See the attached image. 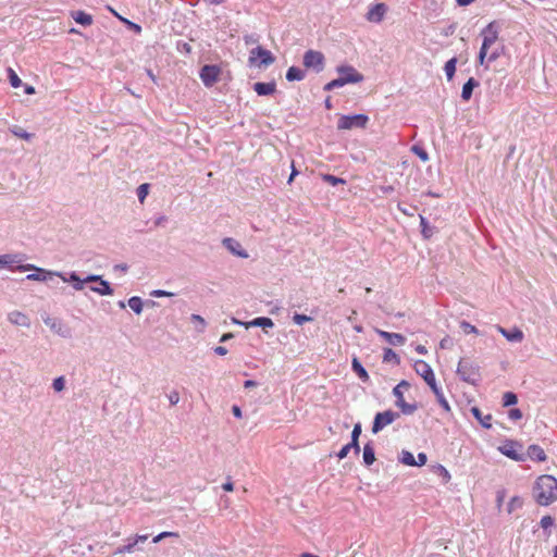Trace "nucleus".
Returning <instances> with one entry per match:
<instances>
[{"label":"nucleus","instance_id":"obj_1","mask_svg":"<svg viewBox=\"0 0 557 557\" xmlns=\"http://www.w3.org/2000/svg\"><path fill=\"white\" fill-rule=\"evenodd\" d=\"M532 496L539 506L547 507L557 502V479L552 474H541L532 486Z\"/></svg>","mask_w":557,"mask_h":557},{"label":"nucleus","instance_id":"obj_2","mask_svg":"<svg viewBox=\"0 0 557 557\" xmlns=\"http://www.w3.org/2000/svg\"><path fill=\"white\" fill-rule=\"evenodd\" d=\"M498 25L495 21L488 23L482 29L481 36L483 41L478 57L479 64L483 65L485 60L494 62L500 57V52L496 49L490 52L492 46L498 40Z\"/></svg>","mask_w":557,"mask_h":557},{"label":"nucleus","instance_id":"obj_3","mask_svg":"<svg viewBox=\"0 0 557 557\" xmlns=\"http://www.w3.org/2000/svg\"><path fill=\"white\" fill-rule=\"evenodd\" d=\"M498 450L506 457L521 462L524 461L527 456L522 451V445L516 441L507 440L499 447Z\"/></svg>","mask_w":557,"mask_h":557},{"label":"nucleus","instance_id":"obj_4","mask_svg":"<svg viewBox=\"0 0 557 557\" xmlns=\"http://www.w3.org/2000/svg\"><path fill=\"white\" fill-rule=\"evenodd\" d=\"M274 57L271 51L258 46L250 51L249 63L256 66H268L274 62Z\"/></svg>","mask_w":557,"mask_h":557},{"label":"nucleus","instance_id":"obj_5","mask_svg":"<svg viewBox=\"0 0 557 557\" xmlns=\"http://www.w3.org/2000/svg\"><path fill=\"white\" fill-rule=\"evenodd\" d=\"M457 374L462 381L475 383L479 380V368L467 360H460L457 367Z\"/></svg>","mask_w":557,"mask_h":557},{"label":"nucleus","instance_id":"obj_6","mask_svg":"<svg viewBox=\"0 0 557 557\" xmlns=\"http://www.w3.org/2000/svg\"><path fill=\"white\" fill-rule=\"evenodd\" d=\"M368 116L364 114L343 115L339 117L337 127L338 129H351L354 127H366Z\"/></svg>","mask_w":557,"mask_h":557},{"label":"nucleus","instance_id":"obj_7","mask_svg":"<svg viewBox=\"0 0 557 557\" xmlns=\"http://www.w3.org/2000/svg\"><path fill=\"white\" fill-rule=\"evenodd\" d=\"M413 369L416 373L424 380V382L430 386V388L435 387V374L428 362H425L424 360H417L413 364Z\"/></svg>","mask_w":557,"mask_h":557},{"label":"nucleus","instance_id":"obj_8","mask_svg":"<svg viewBox=\"0 0 557 557\" xmlns=\"http://www.w3.org/2000/svg\"><path fill=\"white\" fill-rule=\"evenodd\" d=\"M399 414L397 412H394L392 410H386L383 412H379L375 414L373 425H372V432L377 433L385 426L392 424Z\"/></svg>","mask_w":557,"mask_h":557},{"label":"nucleus","instance_id":"obj_9","mask_svg":"<svg viewBox=\"0 0 557 557\" xmlns=\"http://www.w3.org/2000/svg\"><path fill=\"white\" fill-rule=\"evenodd\" d=\"M221 69L218 65H205L199 76L206 87H212L220 78Z\"/></svg>","mask_w":557,"mask_h":557},{"label":"nucleus","instance_id":"obj_10","mask_svg":"<svg viewBox=\"0 0 557 557\" xmlns=\"http://www.w3.org/2000/svg\"><path fill=\"white\" fill-rule=\"evenodd\" d=\"M324 64V55L320 51L308 50L304 55V65L307 69L322 70Z\"/></svg>","mask_w":557,"mask_h":557},{"label":"nucleus","instance_id":"obj_11","mask_svg":"<svg viewBox=\"0 0 557 557\" xmlns=\"http://www.w3.org/2000/svg\"><path fill=\"white\" fill-rule=\"evenodd\" d=\"M386 12H387V7L385 3H383V2L375 3L374 5L369 8L366 18H367V21H369L371 23H380L383 21Z\"/></svg>","mask_w":557,"mask_h":557},{"label":"nucleus","instance_id":"obj_12","mask_svg":"<svg viewBox=\"0 0 557 557\" xmlns=\"http://www.w3.org/2000/svg\"><path fill=\"white\" fill-rule=\"evenodd\" d=\"M338 73L346 81L347 84L349 83H359L363 81V75L360 74L355 67L352 66H341L338 67Z\"/></svg>","mask_w":557,"mask_h":557},{"label":"nucleus","instance_id":"obj_13","mask_svg":"<svg viewBox=\"0 0 557 557\" xmlns=\"http://www.w3.org/2000/svg\"><path fill=\"white\" fill-rule=\"evenodd\" d=\"M17 270L20 271H28V270H35L36 273H33V274H28L26 276L27 280L29 281H46L48 278V276L51 275L50 272L48 271H45L42 269H39V268H36L34 267L33 264H25V265H20L17 268Z\"/></svg>","mask_w":557,"mask_h":557},{"label":"nucleus","instance_id":"obj_14","mask_svg":"<svg viewBox=\"0 0 557 557\" xmlns=\"http://www.w3.org/2000/svg\"><path fill=\"white\" fill-rule=\"evenodd\" d=\"M496 330L509 342L520 343L524 337L523 332L519 327L507 330L500 325H497Z\"/></svg>","mask_w":557,"mask_h":557},{"label":"nucleus","instance_id":"obj_15","mask_svg":"<svg viewBox=\"0 0 557 557\" xmlns=\"http://www.w3.org/2000/svg\"><path fill=\"white\" fill-rule=\"evenodd\" d=\"M223 245L235 256L240 258H248V253L243 249L242 245L233 238H224Z\"/></svg>","mask_w":557,"mask_h":557},{"label":"nucleus","instance_id":"obj_16","mask_svg":"<svg viewBox=\"0 0 557 557\" xmlns=\"http://www.w3.org/2000/svg\"><path fill=\"white\" fill-rule=\"evenodd\" d=\"M527 456L534 460V461H537V462H543L547 459V455L546 453L544 451V449L536 445V444H533V445H530L528 447V450H527Z\"/></svg>","mask_w":557,"mask_h":557},{"label":"nucleus","instance_id":"obj_17","mask_svg":"<svg viewBox=\"0 0 557 557\" xmlns=\"http://www.w3.org/2000/svg\"><path fill=\"white\" fill-rule=\"evenodd\" d=\"M376 333L392 345H404L406 343L405 336L399 333H389L382 330H376Z\"/></svg>","mask_w":557,"mask_h":557},{"label":"nucleus","instance_id":"obj_18","mask_svg":"<svg viewBox=\"0 0 557 557\" xmlns=\"http://www.w3.org/2000/svg\"><path fill=\"white\" fill-rule=\"evenodd\" d=\"M253 90L259 96H269L273 95L276 91V84L275 82H269V83H261L258 82L253 85Z\"/></svg>","mask_w":557,"mask_h":557},{"label":"nucleus","instance_id":"obj_19","mask_svg":"<svg viewBox=\"0 0 557 557\" xmlns=\"http://www.w3.org/2000/svg\"><path fill=\"white\" fill-rule=\"evenodd\" d=\"M8 319L12 324H15L18 326L28 327L30 324L29 318L25 313L17 311V310L10 312L8 315Z\"/></svg>","mask_w":557,"mask_h":557},{"label":"nucleus","instance_id":"obj_20","mask_svg":"<svg viewBox=\"0 0 557 557\" xmlns=\"http://www.w3.org/2000/svg\"><path fill=\"white\" fill-rule=\"evenodd\" d=\"M148 540V535H136L134 539H129V543L127 545H124L122 547H119L116 550H115V554H126V553H132L134 550V547L139 543V542H145Z\"/></svg>","mask_w":557,"mask_h":557},{"label":"nucleus","instance_id":"obj_21","mask_svg":"<svg viewBox=\"0 0 557 557\" xmlns=\"http://www.w3.org/2000/svg\"><path fill=\"white\" fill-rule=\"evenodd\" d=\"M476 86H479V82L475 78L470 77L462 87L461 98L465 101L470 100V98L472 96L473 88Z\"/></svg>","mask_w":557,"mask_h":557},{"label":"nucleus","instance_id":"obj_22","mask_svg":"<svg viewBox=\"0 0 557 557\" xmlns=\"http://www.w3.org/2000/svg\"><path fill=\"white\" fill-rule=\"evenodd\" d=\"M72 17L78 24L84 26H89L92 24V16L84 11H74L72 12Z\"/></svg>","mask_w":557,"mask_h":557},{"label":"nucleus","instance_id":"obj_23","mask_svg":"<svg viewBox=\"0 0 557 557\" xmlns=\"http://www.w3.org/2000/svg\"><path fill=\"white\" fill-rule=\"evenodd\" d=\"M393 394L397 398V400H396L397 407L401 408L404 412H409L410 413V412L413 411V407L408 406L405 403L404 394H403L401 391H399V388H394L393 389Z\"/></svg>","mask_w":557,"mask_h":557},{"label":"nucleus","instance_id":"obj_24","mask_svg":"<svg viewBox=\"0 0 557 557\" xmlns=\"http://www.w3.org/2000/svg\"><path fill=\"white\" fill-rule=\"evenodd\" d=\"M273 325H274V323L270 318L260 317V318H256L252 321L248 322L246 324V327H249V326L273 327Z\"/></svg>","mask_w":557,"mask_h":557},{"label":"nucleus","instance_id":"obj_25","mask_svg":"<svg viewBox=\"0 0 557 557\" xmlns=\"http://www.w3.org/2000/svg\"><path fill=\"white\" fill-rule=\"evenodd\" d=\"M286 78H287V81H289V82H293V81H301V79H304V78H305V72H304L302 70H300L299 67L290 66V67L287 70Z\"/></svg>","mask_w":557,"mask_h":557},{"label":"nucleus","instance_id":"obj_26","mask_svg":"<svg viewBox=\"0 0 557 557\" xmlns=\"http://www.w3.org/2000/svg\"><path fill=\"white\" fill-rule=\"evenodd\" d=\"M351 366H352V369L354 371L356 372V374L363 381V382H367L369 381V374L368 372L366 371V369L362 367V364L359 362V360L357 358H354L352 359V362H351Z\"/></svg>","mask_w":557,"mask_h":557},{"label":"nucleus","instance_id":"obj_27","mask_svg":"<svg viewBox=\"0 0 557 557\" xmlns=\"http://www.w3.org/2000/svg\"><path fill=\"white\" fill-rule=\"evenodd\" d=\"M432 392L434 393L438 404L441 405V407L445 410V411H449L450 410V406L448 404V401L446 400L443 392L440 389V387L437 386V384L435 385V387H431Z\"/></svg>","mask_w":557,"mask_h":557},{"label":"nucleus","instance_id":"obj_28","mask_svg":"<svg viewBox=\"0 0 557 557\" xmlns=\"http://www.w3.org/2000/svg\"><path fill=\"white\" fill-rule=\"evenodd\" d=\"M92 292H96L100 295H112L113 290L110 287L109 283L107 281L100 280L98 282V286L91 287Z\"/></svg>","mask_w":557,"mask_h":557},{"label":"nucleus","instance_id":"obj_29","mask_svg":"<svg viewBox=\"0 0 557 557\" xmlns=\"http://www.w3.org/2000/svg\"><path fill=\"white\" fill-rule=\"evenodd\" d=\"M363 461L367 466H371L375 461L374 449L370 444L363 447Z\"/></svg>","mask_w":557,"mask_h":557},{"label":"nucleus","instance_id":"obj_30","mask_svg":"<svg viewBox=\"0 0 557 557\" xmlns=\"http://www.w3.org/2000/svg\"><path fill=\"white\" fill-rule=\"evenodd\" d=\"M456 64H457L456 58H451L445 63L444 70H445L448 81H451L456 73Z\"/></svg>","mask_w":557,"mask_h":557},{"label":"nucleus","instance_id":"obj_31","mask_svg":"<svg viewBox=\"0 0 557 557\" xmlns=\"http://www.w3.org/2000/svg\"><path fill=\"white\" fill-rule=\"evenodd\" d=\"M523 506V499L520 496H513L508 503L507 511L508 513H512L517 509L522 508Z\"/></svg>","mask_w":557,"mask_h":557},{"label":"nucleus","instance_id":"obj_32","mask_svg":"<svg viewBox=\"0 0 557 557\" xmlns=\"http://www.w3.org/2000/svg\"><path fill=\"white\" fill-rule=\"evenodd\" d=\"M383 361L384 362H394L396 364H399L400 359L398 355L392 349V348H385L383 354Z\"/></svg>","mask_w":557,"mask_h":557},{"label":"nucleus","instance_id":"obj_33","mask_svg":"<svg viewBox=\"0 0 557 557\" xmlns=\"http://www.w3.org/2000/svg\"><path fill=\"white\" fill-rule=\"evenodd\" d=\"M472 413L475 418H478L481 422V424L486 428V429H490L492 426V423H491V420H492V417L490 414L485 416V417H481V411L480 409L478 408H472Z\"/></svg>","mask_w":557,"mask_h":557},{"label":"nucleus","instance_id":"obj_34","mask_svg":"<svg viewBox=\"0 0 557 557\" xmlns=\"http://www.w3.org/2000/svg\"><path fill=\"white\" fill-rule=\"evenodd\" d=\"M21 258L18 255H2L0 256V268L12 263L20 262Z\"/></svg>","mask_w":557,"mask_h":557},{"label":"nucleus","instance_id":"obj_35","mask_svg":"<svg viewBox=\"0 0 557 557\" xmlns=\"http://www.w3.org/2000/svg\"><path fill=\"white\" fill-rule=\"evenodd\" d=\"M128 306L137 314L141 313V311H143V301L139 297L134 296V297L129 298Z\"/></svg>","mask_w":557,"mask_h":557},{"label":"nucleus","instance_id":"obj_36","mask_svg":"<svg viewBox=\"0 0 557 557\" xmlns=\"http://www.w3.org/2000/svg\"><path fill=\"white\" fill-rule=\"evenodd\" d=\"M8 78L13 88H18L22 85L21 78L11 67L8 69Z\"/></svg>","mask_w":557,"mask_h":557},{"label":"nucleus","instance_id":"obj_37","mask_svg":"<svg viewBox=\"0 0 557 557\" xmlns=\"http://www.w3.org/2000/svg\"><path fill=\"white\" fill-rule=\"evenodd\" d=\"M518 401L517 395L512 392H506L503 396V405L505 407L516 405Z\"/></svg>","mask_w":557,"mask_h":557},{"label":"nucleus","instance_id":"obj_38","mask_svg":"<svg viewBox=\"0 0 557 557\" xmlns=\"http://www.w3.org/2000/svg\"><path fill=\"white\" fill-rule=\"evenodd\" d=\"M400 460L406 466H416V458L410 451L404 450Z\"/></svg>","mask_w":557,"mask_h":557},{"label":"nucleus","instance_id":"obj_39","mask_svg":"<svg viewBox=\"0 0 557 557\" xmlns=\"http://www.w3.org/2000/svg\"><path fill=\"white\" fill-rule=\"evenodd\" d=\"M322 180L333 186H336L338 184H345L346 181L343 180V178H339V177H336L334 175H331V174H322L321 175Z\"/></svg>","mask_w":557,"mask_h":557},{"label":"nucleus","instance_id":"obj_40","mask_svg":"<svg viewBox=\"0 0 557 557\" xmlns=\"http://www.w3.org/2000/svg\"><path fill=\"white\" fill-rule=\"evenodd\" d=\"M148 193H149V184L145 183V184L139 185V187L137 188V197H138V200L140 201V203H144Z\"/></svg>","mask_w":557,"mask_h":557},{"label":"nucleus","instance_id":"obj_41","mask_svg":"<svg viewBox=\"0 0 557 557\" xmlns=\"http://www.w3.org/2000/svg\"><path fill=\"white\" fill-rule=\"evenodd\" d=\"M346 81L343 78V76H339L338 78L336 79H333L331 81L330 83H327L325 86H324V89L325 90H332L334 88H337V87H342L344 85H346Z\"/></svg>","mask_w":557,"mask_h":557},{"label":"nucleus","instance_id":"obj_42","mask_svg":"<svg viewBox=\"0 0 557 557\" xmlns=\"http://www.w3.org/2000/svg\"><path fill=\"white\" fill-rule=\"evenodd\" d=\"M554 523H555V520L549 515L542 517V519L540 521L541 528L545 531L549 530L554 525Z\"/></svg>","mask_w":557,"mask_h":557},{"label":"nucleus","instance_id":"obj_43","mask_svg":"<svg viewBox=\"0 0 557 557\" xmlns=\"http://www.w3.org/2000/svg\"><path fill=\"white\" fill-rule=\"evenodd\" d=\"M293 320L296 324L302 325L306 322H310L312 320V318L308 317L306 314L295 313L293 317Z\"/></svg>","mask_w":557,"mask_h":557},{"label":"nucleus","instance_id":"obj_44","mask_svg":"<svg viewBox=\"0 0 557 557\" xmlns=\"http://www.w3.org/2000/svg\"><path fill=\"white\" fill-rule=\"evenodd\" d=\"M412 151L422 160V161H428L429 160V156L426 153V151L421 148V147H418V146H413L412 147Z\"/></svg>","mask_w":557,"mask_h":557},{"label":"nucleus","instance_id":"obj_45","mask_svg":"<svg viewBox=\"0 0 557 557\" xmlns=\"http://www.w3.org/2000/svg\"><path fill=\"white\" fill-rule=\"evenodd\" d=\"M64 384H65V381H64V377L63 376H59L57 379L53 380V388L55 392H61L64 389Z\"/></svg>","mask_w":557,"mask_h":557},{"label":"nucleus","instance_id":"obj_46","mask_svg":"<svg viewBox=\"0 0 557 557\" xmlns=\"http://www.w3.org/2000/svg\"><path fill=\"white\" fill-rule=\"evenodd\" d=\"M12 133H13L16 137L22 138V139H25V140H29V139L33 137V135H32V134H29V133L25 132V131H24V129H22V128L13 129V131H12Z\"/></svg>","mask_w":557,"mask_h":557},{"label":"nucleus","instance_id":"obj_47","mask_svg":"<svg viewBox=\"0 0 557 557\" xmlns=\"http://www.w3.org/2000/svg\"><path fill=\"white\" fill-rule=\"evenodd\" d=\"M461 327L463 329V331L467 334H478L479 333L478 329L468 322H462Z\"/></svg>","mask_w":557,"mask_h":557},{"label":"nucleus","instance_id":"obj_48","mask_svg":"<svg viewBox=\"0 0 557 557\" xmlns=\"http://www.w3.org/2000/svg\"><path fill=\"white\" fill-rule=\"evenodd\" d=\"M508 416L511 420H520L522 418V412L518 408L510 409Z\"/></svg>","mask_w":557,"mask_h":557},{"label":"nucleus","instance_id":"obj_49","mask_svg":"<svg viewBox=\"0 0 557 557\" xmlns=\"http://www.w3.org/2000/svg\"><path fill=\"white\" fill-rule=\"evenodd\" d=\"M417 458L418 459L416 460V466L419 467L424 466L428 461V457L424 453H419Z\"/></svg>","mask_w":557,"mask_h":557},{"label":"nucleus","instance_id":"obj_50","mask_svg":"<svg viewBox=\"0 0 557 557\" xmlns=\"http://www.w3.org/2000/svg\"><path fill=\"white\" fill-rule=\"evenodd\" d=\"M361 434V425L359 423H357L354 429H352V432H351V438H354L355 441H358L359 440V436Z\"/></svg>","mask_w":557,"mask_h":557},{"label":"nucleus","instance_id":"obj_51","mask_svg":"<svg viewBox=\"0 0 557 557\" xmlns=\"http://www.w3.org/2000/svg\"><path fill=\"white\" fill-rule=\"evenodd\" d=\"M437 472H438L441 475H443V476L446 479V481H449V480H450V474H449V472L447 471V469H446L444 466L440 465V466L437 467Z\"/></svg>","mask_w":557,"mask_h":557},{"label":"nucleus","instance_id":"obj_52","mask_svg":"<svg viewBox=\"0 0 557 557\" xmlns=\"http://www.w3.org/2000/svg\"><path fill=\"white\" fill-rule=\"evenodd\" d=\"M71 281L76 282V284L74 285V287H75L76 289H78V290H79V289H82V288H83V283H84V282H83V281H81V280H79V277H78L75 273L71 274Z\"/></svg>","mask_w":557,"mask_h":557},{"label":"nucleus","instance_id":"obj_53","mask_svg":"<svg viewBox=\"0 0 557 557\" xmlns=\"http://www.w3.org/2000/svg\"><path fill=\"white\" fill-rule=\"evenodd\" d=\"M350 447L348 445H345L337 454V457L339 459H344L345 457H347V455L349 454L350 451Z\"/></svg>","mask_w":557,"mask_h":557},{"label":"nucleus","instance_id":"obj_54","mask_svg":"<svg viewBox=\"0 0 557 557\" xmlns=\"http://www.w3.org/2000/svg\"><path fill=\"white\" fill-rule=\"evenodd\" d=\"M151 295L154 296V297H169V296H172L171 293L165 292V290H161V289L153 290L151 293Z\"/></svg>","mask_w":557,"mask_h":557},{"label":"nucleus","instance_id":"obj_55","mask_svg":"<svg viewBox=\"0 0 557 557\" xmlns=\"http://www.w3.org/2000/svg\"><path fill=\"white\" fill-rule=\"evenodd\" d=\"M169 400L172 405H176L180 400V395L177 392H172L170 395H169Z\"/></svg>","mask_w":557,"mask_h":557},{"label":"nucleus","instance_id":"obj_56","mask_svg":"<svg viewBox=\"0 0 557 557\" xmlns=\"http://www.w3.org/2000/svg\"><path fill=\"white\" fill-rule=\"evenodd\" d=\"M420 223H421V226H422V233L424 235V237H430L431 235L428 233V227H426V221L423 216H420Z\"/></svg>","mask_w":557,"mask_h":557},{"label":"nucleus","instance_id":"obj_57","mask_svg":"<svg viewBox=\"0 0 557 557\" xmlns=\"http://www.w3.org/2000/svg\"><path fill=\"white\" fill-rule=\"evenodd\" d=\"M178 536V533L176 532H170V531H164V532H161L159 534V537H161L162 540L163 539H166V537H177Z\"/></svg>","mask_w":557,"mask_h":557},{"label":"nucleus","instance_id":"obj_58","mask_svg":"<svg viewBox=\"0 0 557 557\" xmlns=\"http://www.w3.org/2000/svg\"><path fill=\"white\" fill-rule=\"evenodd\" d=\"M350 448H354L355 453L358 455L360 451L359 443L358 441H355L351 438V442L347 444Z\"/></svg>","mask_w":557,"mask_h":557},{"label":"nucleus","instance_id":"obj_59","mask_svg":"<svg viewBox=\"0 0 557 557\" xmlns=\"http://www.w3.org/2000/svg\"><path fill=\"white\" fill-rule=\"evenodd\" d=\"M296 175H298V171L295 169L294 162H292V173L288 177L287 183L290 184L294 181V178L296 177Z\"/></svg>","mask_w":557,"mask_h":557},{"label":"nucleus","instance_id":"obj_60","mask_svg":"<svg viewBox=\"0 0 557 557\" xmlns=\"http://www.w3.org/2000/svg\"><path fill=\"white\" fill-rule=\"evenodd\" d=\"M223 490L225 492H233L234 491V484L232 481H227L222 485Z\"/></svg>","mask_w":557,"mask_h":557},{"label":"nucleus","instance_id":"obj_61","mask_svg":"<svg viewBox=\"0 0 557 557\" xmlns=\"http://www.w3.org/2000/svg\"><path fill=\"white\" fill-rule=\"evenodd\" d=\"M214 351L215 354L220 355V356H224L227 354V349L223 346H218L214 348Z\"/></svg>","mask_w":557,"mask_h":557},{"label":"nucleus","instance_id":"obj_62","mask_svg":"<svg viewBox=\"0 0 557 557\" xmlns=\"http://www.w3.org/2000/svg\"><path fill=\"white\" fill-rule=\"evenodd\" d=\"M191 320L200 323L201 325H205V320L199 314H191Z\"/></svg>","mask_w":557,"mask_h":557},{"label":"nucleus","instance_id":"obj_63","mask_svg":"<svg viewBox=\"0 0 557 557\" xmlns=\"http://www.w3.org/2000/svg\"><path fill=\"white\" fill-rule=\"evenodd\" d=\"M101 277L97 275H89L83 282H100Z\"/></svg>","mask_w":557,"mask_h":557},{"label":"nucleus","instance_id":"obj_64","mask_svg":"<svg viewBox=\"0 0 557 557\" xmlns=\"http://www.w3.org/2000/svg\"><path fill=\"white\" fill-rule=\"evenodd\" d=\"M232 411L235 417L242 418V410L238 406H233Z\"/></svg>","mask_w":557,"mask_h":557}]
</instances>
